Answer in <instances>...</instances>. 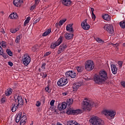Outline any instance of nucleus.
I'll return each instance as SVG.
<instances>
[{
  "label": "nucleus",
  "mask_w": 125,
  "mask_h": 125,
  "mask_svg": "<svg viewBox=\"0 0 125 125\" xmlns=\"http://www.w3.org/2000/svg\"><path fill=\"white\" fill-rule=\"evenodd\" d=\"M108 80V73L104 70L100 71L98 74H95L94 77V81L96 83H105Z\"/></svg>",
  "instance_id": "1"
},
{
  "label": "nucleus",
  "mask_w": 125,
  "mask_h": 125,
  "mask_svg": "<svg viewBox=\"0 0 125 125\" xmlns=\"http://www.w3.org/2000/svg\"><path fill=\"white\" fill-rule=\"evenodd\" d=\"M94 106V102L85 99L83 102L82 109L84 111H90L91 108Z\"/></svg>",
  "instance_id": "2"
},
{
  "label": "nucleus",
  "mask_w": 125,
  "mask_h": 125,
  "mask_svg": "<svg viewBox=\"0 0 125 125\" xmlns=\"http://www.w3.org/2000/svg\"><path fill=\"white\" fill-rule=\"evenodd\" d=\"M89 123L91 125H104L105 123L101 118L98 116H93L89 120Z\"/></svg>",
  "instance_id": "3"
},
{
  "label": "nucleus",
  "mask_w": 125,
  "mask_h": 125,
  "mask_svg": "<svg viewBox=\"0 0 125 125\" xmlns=\"http://www.w3.org/2000/svg\"><path fill=\"white\" fill-rule=\"evenodd\" d=\"M85 69L87 71H92L94 69V62L91 60H88L85 62Z\"/></svg>",
  "instance_id": "4"
},
{
  "label": "nucleus",
  "mask_w": 125,
  "mask_h": 125,
  "mask_svg": "<svg viewBox=\"0 0 125 125\" xmlns=\"http://www.w3.org/2000/svg\"><path fill=\"white\" fill-rule=\"evenodd\" d=\"M104 114L105 116H106L109 120H111V119H114L115 117L116 112L113 110L105 109L104 111Z\"/></svg>",
  "instance_id": "5"
},
{
  "label": "nucleus",
  "mask_w": 125,
  "mask_h": 125,
  "mask_svg": "<svg viewBox=\"0 0 125 125\" xmlns=\"http://www.w3.org/2000/svg\"><path fill=\"white\" fill-rule=\"evenodd\" d=\"M83 113V110L82 109H76V110H74L72 109V108H69L66 111V114L67 115H79L80 114H82Z\"/></svg>",
  "instance_id": "6"
},
{
  "label": "nucleus",
  "mask_w": 125,
  "mask_h": 125,
  "mask_svg": "<svg viewBox=\"0 0 125 125\" xmlns=\"http://www.w3.org/2000/svg\"><path fill=\"white\" fill-rule=\"evenodd\" d=\"M63 42V37L60 36L58 40L55 42L52 43L50 45V48L52 49H55L57 46L60 45L62 42Z\"/></svg>",
  "instance_id": "7"
},
{
  "label": "nucleus",
  "mask_w": 125,
  "mask_h": 125,
  "mask_svg": "<svg viewBox=\"0 0 125 125\" xmlns=\"http://www.w3.org/2000/svg\"><path fill=\"white\" fill-rule=\"evenodd\" d=\"M104 29L107 32H108L109 34H114V27L112 24H105L104 26Z\"/></svg>",
  "instance_id": "8"
},
{
  "label": "nucleus",
  "mask_w": 125,
  "mask_h": 125,
  "mask_svg": "<svg viewBox=\"0 0 125 125\" xmlns=\"http://www.w3.org/2000/svg\"><path fill=\"white\" fill-rule=\"evenodd\" d=\"M22 61L25 66H28V65H29L31 62V57L29 56L28 54H25L22 59Z\"/></svg>",
  "instance_id": "9"
},
{
  "label": "nucleus",
  "mask_w": 125,
  "mask_h": 125,
  "mask_svg": "<svg viewBox=\"0 0 125 125\" xmlns=\"http://www.w3.org/2000/svg\"><path fill=\"white\" fill-rule=\"evenodd\" d=\"M68 81L66 77H62L57 82V84L58 86H64V85H66V83H68Z\"/></svg>",
  "instance_id": "10"
},
{
  "label": "nucleus",
  "mask_w": 125,
  "mask_h": 125,
  "mask_svg": "<svg viewBox=\"0 0 125 125\" xmlns=\"http://www.w3.org/2000/svg\"><path fill=\"white\" fill-rule=\"evenodd\" d=\"M65 76L66 78H71V79H75L77 77V73L74 71H68L65 73Z\"/></svg>",
  "instance_id": "11"
},
{
  "label": "nucleus",
  "mask_w": 125,
  "mask_h": 125,
  "mask_svg": "<svg viewBox=\"0 0 125 125\" xmlns=\"http://www.w3.org/2000/svg\"><path fill=\"white\" fill-rule=\"evenodd\" d=\"M67 47H68V45H67L65 43L61 44L58 50V54H61V53H63Z\"/></svg>",
  "instance_id": "12"
},
{
  "label": "nucleus",
  "mask_w": 125,
  "mask_h": 125,
  "mask_svg": "<svg viewBox=\"0 0 125 125\" xmlns=\"http://www.w3.org/2000/svg\"><path fill=\"white\" fill-rule=\"evenodd\" d=\"M14 98L16 101V102H18L17 104L19 105V106H20V105H23V104H24V101H23L22 96L19 95H15L14 96Z\"/></svg>",
  "instance_id": "13"
},
{
  "label": "nucleus",
  "mask_w": 125,
  "mask_h": 125,
  "mask_svg": "<svg viewBox=\"0 0 125 125\" xmlns=\"http://www.w3.org/2000/svg\"><path fill=\"white\" fill-rule=\"evenodd\" d=\"M87 19L84 20L81 23V26L83 30H89L90 28V25L87 23Z\"/></svg>",
  "instance_id": "14"
},
{
  "label": "nucleus",
  "mask_w": 125,
  "mask_h": 125,
  "mask_svg": "<svg viewBox=\"0 0 125 125\" xmlns=\"http://www.w3.org/2000/svg\"><path fill=\"white\" fill-rule=\"evenodd\" d=\"M23 3V0H14L13 4L15 6L19 7L21 6V4Z\"/></svg>",
  "instance_id": "15"
},
{
  "label": "nucleus",
  "mask_w": 125,
  "mask_h": 125,
  "mask_svg": "<svg viewBox=\"0 0 125 125\" xmlns=\"http://www.w3.org/2000/svg\"><path fill=\"white\" fill-rule=\"evenodd\" d=\"M61 1L65 6H70L72 4V1L71 0H61Z\"/></svg>",
  "instance_id": "16"
},
{
  "label": "nucleus",
  "mask_w": 125,
  "mask_h": 125,
  "mask_svg": "<svg viewBox=\"0 0 125 125\" xmlns=\"http://www.w3.org/2000/svg\"><path fill=\"white\" fill-rule=\"evenodd\" d=\"M82 86V83H73L72 87L74 91H77L80 87Z\"/></svg>",
  "instance_id": "17"
},
{
  "label": "nucleus",
  "mask_w": 125,
  "mask_h": 125,
  "mask_svg": "<svg viewBox=\"0 0 125 125\" xmlns=\"http://www.w3.org/2000/svg\"><path fill=\"white\" fill-rule=\"evenodd\" d=\"M73 37H74V33H66L64 34L65 39L66 40H71L73 39Z\"/></svg>",
  "instance_id": "18"
},
{
  "label": "nucleus",
  "mask_w": 125,
  "mask_h": 125,
  "mask_svg": "<svg viewBox=\"0 0 125 125\" xmlns=\"http://www.w3.org/2000/svg\"><path fill=\"white\" fill-rule=\"evenodd\" d=\"M66 31L69 33H74V28H73V24H68L66 26Z\"/></svg>",
  "instance_id": "19"
},
{
  "label": "nucleus",
  "mask_w": 125,
  "mask_h": 125,
  "mask_svg": "<svg viewBox=\"0 0 125 125\" xmlns=\"http://www.w3.org/2000/svg\"><path fill=\"white\" fill-rule=\"evenodd\" d=\"M111 68L112 73L114 74V75H116V74H117V71H118V67H117L115 64H111Z\"/></svg>",
  "instance_id": "20"
},
{
  "label": "nucleus",
  "mask_w": 125,
  "mask_h": 125,
  "mask_svg": "<svg viewBox=\"0 0 125 125\" xmlns=\"http://www.w3.org/2000/svg\"><path fill=\"white\" fill-rule=\"evenodd\" d=\"M12 91L13 90L11 88H8L5 92V95L6 96H10L12 94Z\"/></svg>",
  "instance_id": "21"
},
{
  "label": "nucleus",
  "mask_w": 125,
  "mask_h": 125,
  "mask_svg": "<svg viewBox=\"0 0 125 125\" xmlns=\"http://www.w3.org/2000/svg\"><path fill=\"white\" fill-rule=\"evenodd\" d=\"M18 107H19V105L17 104H13L11 107V109L12 112H15L17 109H18Z\"/></svg>",
  "instance_id": "22"
},
{
  "label": "nucleus",
  "mask_w": 125,
  "mask_h": 125,
  "mask_svg": "<svg viewBox=\"0 0 125 125\" xmlns=\"http://www.w3.org/2000/svg\"><path fill=\"white\" fill-rule=\"evenodd\" d=\"M59 107L60 108V110H65V109H66V107H67V103L63 102L62 104L59 105Z\"/></svg>",
  "instance_id": "23"
},
{
  "label": "nucleus",
  "mask_w": 125,
  "mask_h": 125,
  "mask_svg": "<svg viewBox=\"0 0 125 125\" xmlns=\"http://www.w3.org/2000/svg\"><path fill=\"white\" fill-rule=\"evenodd\" d=\"M9 18H10V19H17L18 15L16 13H13L10 15Z\"/></svg>",
  "instance_id": "24"
},
{
  "label": "nucleus",
  "mask_w": 125,
  "mask_h": 125,
  "mask_svg": "<svg viewBox=\"0 0 125 125\" xmlns=\"http://www.w3.org/2000/svg\"><path fill=\"white\" fill-rule=\"evenodd\" d=\"M21 117H22V112H20L18 113L16 119V123H19L21 121Z\"/></svg>",
  "instance_id": "25"
},
{
  "label": "nucleus",
  "mask_w": 125,
  "mask_h": 125,
  "mask_svg": "<svg viewBox=\"0 0 125 125\" xmlns=\"http://www.w3.org/2000/svg\"><path fill=\"white\" fill-rule=\"evenodd\" d=\"M102 18L105 20L106 21H111V17L109 16L108 14H105L102 16Z\"/></svg>",
  "instance_id": "26"
},
{
  "label": "nucleus",
  "mask_w": 125,
  "mask_h": 125,
  "mask_svg": "<svg viewBox=\"0 0 125 125\" xmlns=\"http://www.w3.org/2000/svg\"><path fill=\"white\" fill-rule=\"evenodd\" d=\"M50 33H51V28L47 29L42 34V37H46V36H48Z\"/></svg>",
  "instance_id": "27"
},
{
  "label": "nucleus",
  "mask_w": 125,
  "mask_h": 125,
  "mask_svg": "<svg viewBox=\"0 0 125 125\" xmlns=\"http://www.w3.org/2000/svg\"><path fill=\"white\" fill-rule=\"evenodd\" d=\"M67 125H80V124L78 125V123L75 121L70 120L67 122Z\"/></svg>",
  "instance_id": "28"
},
{
  "label": "nucleus",
  "mask_w": 125,
  "mask_h": 125,
  "mask_svg": "<svg viewBox=\"0 0 125 125\" xmlns=\"http://www.w3.org/2000/svg\"><path fill=\"white\" fill-rule=\"evenodd\" d=\"M76 70L78 73H82L83 71V66H79L76 67Z\"/></svg>",
  "instance_id": "29"
},
{
  "label": "nucleus",
  "mask_w": 125,
  "mask_h": 125,
  "mask_svg": "<svg viewBox=\"0 0 125 125\" xmlns=\"http://www.w3.org/2000/svg\"><path fill=\"white\" fill-rule=\"evenodd\" d=\"M21 35H19L16 37V39L15 40L16 43H20V40H21Z\"/></svg>",
  "instance_id": "30"
},
{
  "label": "nucleus",
  "mask_w": 125,
  "mask_h": 125,
  "mask_svg": "<svg viewBox=\"0 0 125 125\" xmlns=\"http://www.w3.org/2000/svg\"><path fill=\"white\" fill-rule=\"evenodd\" d=\"M30 20H31V17H28L26 18L23 24L24 27H26V25H27V24H28L29 22H30Z\"/></svg>",
  "instance_id": "31"
},
{
  "label": "nucleus",
  "mask_w": 125,
  "mask_h": 125,
  "mask_svg": "<svg viewBox=\"0 0 125 125\" xmlns=\"http://www.w3.org/2000/svg\"><path fill=\"white\" fill-rule=\"evenodd\" d=\"M120 26L123 29H125V21H123L120 22Z\"/></svg>",
  "instance_id": "32"
},
{
  "label": "nucleus",
  "mask_w": 125,
  "mask_h": 125,
  "mask_svg": "<svg viewBox=\"0 0 125 125\" xmlns=\"http://www.w3.org/2000/svg\"><path fill=\"white\" fill-rule=\"evenodd\" d=\"M66 21H67L66 19L62 20L60 21L58 23L59 26H62V25H63V24H64V23H65V22H66Z\"/></svg>",
  "instance_id": "33"
},
{
  "label": "nucleus",
  "mask_w": 125,
  "mask_h": 125,
  "mask_svg": "<svg viewBox=\"0 0 125 125\" xmlns=\"http://www.w3.org/2000/svg\"><path fill=\"white\" fill-rule=\"evenodd\" d=\"M6 101H7V100L6 99V97H3L0 99V103H2V104H4V103H6Z\"/></svg>",
  "instance_id": "34"
},
{
  "label": "nucleus",
  "mask_w": 125,
  "mask_h": 125,
  "mask_svg": "<svg viewBox=\"0 0 125 125\" xmlns=\"http://www.w3.org/2000/svg\"><path fill=\"white\" fill-rule=\"evenodd\" d=\"M67 104L71 105L74 102V100L73 99H69V100H67Z\"/></svg>",
  "instance_id": "35"
},
{
  "label": "nucleus",
  "mask_w": 125,
  "mask_h": 125,
  "mask_svg": "<svg viewBox=\"0 0 125 125\" xmlns=\"http://www.w3.org/2000/svg\"><path fill=\"white\" fill-rule=\"evenodd\" d=\"M6 52L7 54L9 55V56H12V55H13V54H12V52H11V50L9 49H6Z\"/></svg>",
  "instance_id": "36"
},
{
  "label": "nucleus",
  "mask_w": 125,
  "mask_h": 125,
  "mask_svg": "<svg viewBox=\"0 0 125 125\" xmlns=\"http://www.w3.org/2000/svg\"><path fill=\"white\" fill-rule=\"evenodd\" d=\"M40 76H42V78L43 79H45V78H46L47 77V74L44 72H41L40 73Z\"/></svg>",
  "instance_id": "37"
},
{
  "label": "nucleus",
  "mask_w": 125,
  "mask_h": 125,
  "mask_svg": "<svg viewBox=\"0 0 125 125\" xmlns=\"http://www.w3.org/2000/svg\"><path fill=\"white\" fill-rule=\"evenodd\" d=\"M46 65V63H45L44 62L42 64L41 68H42V72H44V71L45 70Z\"/></svg>",
  "instance_id": "38"
},
{
  "label": "nucleus",
  "mask_w": 125,
  "mask_h": 125,
  "mask_svg": "<svg viewBox=\"0 0 125 125\" xmlns=\"http://www.w3.org/2000/svg\"><path fill=\"white\" fill-rule=\"evenodd\" d=\"M0 43V44L1 45V46L2 47H4V48L6 47V42H5L4 41L1 42Z\"/></svg>",
  "instance_id": "39"
},
{
  "label": "nucleus",
  "mask_w": 125,
  "mask_h": 125,
  "mask_svg": "<svg viewBox=\"0 0 125 125\" xmlns=\"http://www.w3.org/2000/svg\"><path fill=\"white\" fill-rule=\"evenodd\" d=\"M21 121H27V117L25 115H22L21 117Z\"/></svg>",
  "instance_id": "40"
},
{
  "label": "nucleus",
  "mask_w": 125,
  "mask_h": 125,
  "mask_svg": "<svg viewBox=\"0 0 125 125\" xmlns=\"http://www.w3.org/2000/svg\"><path fill=\"white\" fill-rule=\"evenodd\" d=\"M96 41L98 42H99V43H102L103 42V41H102L100 38H96Z\"/></svg>",
  "instance_id": "41"
},
{
  "label": "nucleus",
  "mask_w": 125,
  "mask_h": 125,
  "mask_svg": "<svg viewBox=\"0 0 125 125\" xmlns=\"http://www.w3.org/2000/svg\"><path fill=\"white\" fill-rule=\"evenodd\" d=\"M45 90L46 92H48V93H49V85H47V86L45 88Z\"/></svg>",
  "instance_id": "42"
},
{
  "label": "nucleus",
  "mask_w": 125,
  "mask_h": 125,
  "mask_svg": "<svg viewBox=\"0 0 125 125\" xmlns=\"http://www.w3.org/2000/svg\"><path fill=\"white\" fill-rule=\"evenodd\" d=\"M26 122H27V121L21 120L20 125H25V124H26Z\"/></svg>",
  "instance_id": "43"
},
{
  "label": "nucleus",
  "mask_w": 125,
  "mask_h": 125,
  "mask_svg": "<svg viewBox=\"0 0 125 125\" xmlns=\"http://www.w3.org/2000/svg\"><path fill=\"white\" fill-rule=\"evenodd\" d=\"M0 55H3V50L1 46H0Z\"/></svg>",
  "instance_id": "44"
},
{
  "label": "nucleus",
  "mask_w": 125,
  "mask_h": 125,
  "mask_svg": "<svg viewBox=\"0 0 125 125\" xmlns=\"http://www.w3.org/2000/svg\"><path fill=\"white\" fill-rule=\"evenodd\" d=\"M55 102V100H52L51 102H50V105L51 106H54V103Z\"/></svg>",
  "instance_id": "45"
},
{
  "label": "nucleus",
  "mask_w": 125,
  "mask_h": 125,
  "mask_svg": "<svg viewBox=\"0 0 125 125\" xmlns=\"http://www.w3.org/2000/svg\"><path fill=\"white\" fill-rule=\"evenodd\" d=\"M10 32L12 34H15V33H16V30L14 28H12L10 29Z\"/></svg>",
  "instance_id": "46"
},
{
  "label": "nucleus",
  "mask_w": 125,
  "mask_h": 125,
  "mask_svg": "<svg viewBox=\"0 0 125 125\" xmlns=\"http://www.w3.org/2000/svg\"><path fill=\"white\" fill-rule=\"evenodd\" d=\"M36 6L37 5H36V4H34L33 5L31 6L30 7V10H33V9H35Z\"/></svg>",
  "instance_id": "47"
},
{
  "label": "nucleus",
  "mask_w": 125,
  "mask_h": 125,
  "mask_svg": "<svg viewBox=\"0 0 125 125\" xmlns=\"http://www.w3.org/2000/svg\"><path fill=\"white\" fill-rule=\"evenodd\" d=\"M96 18V16L94 14V13H92V19L94 21L95 20Z\"/></svg>",
  "instance_id": "48"
},
{
  "label": "nucleus",
  "mask_w": 125,
  "mask_h": 125,
  "mask_svg": "<svg viewBox=\"0 0 125 125\" xmlns=\"http://www.w3.org/2000/svg\"><path fill=\"white\" fill-rule=\"evenodd\" d=\"M51 54V52L49 51V52H47L45 53V54L44 55V56H48V55H49V54Z\"/></svg>",
  "instance_id": "49"
},
{
  "label": "nucleus",
  "mask_w": 125,
  "mask_h": 125,
  "mask_svg": "<svg viewBox=\"0 0 125 125\" xmlns=\"http://www.w3.org/2000/svg\"><path fill=\"white\" fill-rule=\"evenodd\" d=\"M36 105L37 107H40L41 106V102L40 101H37Z\"/></svg>",
  "instance_id": "50"
},
{
  "label": "nucleus",
  "mask_w": 125,
  "mask_h": 125,
  "mask_svg": "<svg viewBox=\"0 0 125 125\" xmlns=\"http://www.w3.org/2000/svg\"><path fill=\"white\" fill-rule=\"evenodd\" d=\"M40 20L41 19L40 18L37 19L34 21V22H33V24H36V23H38V22L40 21Z\"/></svg>",
  "instance_id": "51"
},
{
  "label": "nucleus",
  "mask_w": 125,
  "mask_h": 125,
  "mask_svg": "<svg viewBox=\"0 0 125 125\" xmlns=\"http://www.w3.org/2000/svg\"><path fill=\"white\" fill-rule=\"evenodd\" d=\"M32 50L34 52H35V51H36V50H37V48L36 47V46H34L32 47Z\"/></svg>",
  "instance_id": "52"
},
{
  "label": "nucleus",
  "mask_w": 125,
  "mask_h": 125,
  "mask_svg": "<svg viewBox=\"0 0 125 125\" xmlns=\"http://www.w3.org/2000/svg\"><path fill=\"white\" fill-rule=\"evenodd\" d=\"M118 64L119 66H120V67H122V66H123V62L119 61L118 62Z\"/></svg>",
  "instance_id": "53"
},
{
  "label": "nucleus",
  "mask_w": 125,
  "mask_h": 125,
  "mask_svg": "<svg viewBox=\"0 0 125 125\" xmlns=\"http://www.w3.org/2000/svg\"><path fill=\"white\" fill-rule=\"evenodd\" d=\"M8 64L9 65V66H10V67H12V66H13V63H12V62H8Z\"/></svg>",
  "instance_id": "54"
},
{
  "label": "nucleus",
  "mask_w": 125,
  "mask_h": 125,
  "mask_svg": "<svg viewBox=\"0 0 125 125\" xmlns=\"http://www.w3.org/2000/svg\"><path fill=\"white\" fill-rule=\"evenodd\" d=\"M121 85H122V86H123V87H125V82H121Z\"/></svg>",
  "instance_id": "55"
},
{
  "label": "nucleus",
  "mask_w": 125,
  "mask_h": 125,
  "mask_svg": "<svg viewBox=\"0 0 125 125\" xmlns=\"http://www.w3.org/2000/svg\"><path fill=\"white\" fill-rule=\"evenodd\" d=\"M39 2H40V0H35V4L37 5V4H39Z\"/></svg>",
  "instance_id": "56"
},
{
  "label": "nucleus",
  "mask_w": 125,
  "mask_h": 125,
  "mask_svg": "<svg viewBox=\"0 0 125 125\" xmlns=\"http://www.w3.org/2000/svg\"><path fill=\"white\" fill-rule=\"evenodd\" d=\"M111 45H112L113 46H118V43L114 44L113 43H111Z\"/></svg>",
  "instance_id": "57"
},
{
  "label": "nucleus",
  "mask_w": 125,
  "mask_h": 125,
  "mask_svg": "<svg viewBox=\"0 0 125 125\" xmlns=\"http://www.w3.org/2000/svg\"><path fill=\"white\" fill-rule=\"evenodd\" d=\"M90 11H91V13H94L93 12L94 11V8H90Z\"/></svg>",
  "instance_id": "58"
},
{
  "label": "nucleus",
  "mask_w": 125,
  "mask_h": 125,
  "mask_svg": "<svg viewBox=\"0 0 125 125\" xmlns=\"http://www.w3.org/2000/svg\"><path fill=\"white\" fill-rule=\"evenodd\" d=\"M62 95L63 96H66V95H68V93H67V92L62 93Z\"/></svg>",
  "instance_id": "59"
},
{
  "label": "nucleus",
  "mask_w": 125,
  "mask_h": 125,
  "mask_svg": "<svg viewBox=\"0 0 125 125\" xmlns=\"http://www.w3.org/2000/svg\"><path fill=\"white\" fill-rule=\"evenodd\" d=\"M56 125H62L61 123L58 122Z\"/></svg>",
  "instance_id": "60"
},
{
  "label": "nucleus",
  "mask_w": 125,
  "mask_h": 125,
  "mask_svg": "<svg viewBox=\"0 0 125 125\" xmlns=\"http://www.w3.org/2000/svg\"><path fill=\"white\" fill-rule=\"evenodd\" d=\"M15 30H16V32H17L18 31H19V28H17L16 29H15Z\"/></svg>",
  "instance_id": "61"
},
{
  "label": "nucleus",
  "mask_w": 125,
  "mask_h": 125,
  "mask_svg": "<svg viewBox=\"0 0 125 125\" xmlns=\"http://www.w3.org/2000/svg\"><path fill=\"white\" fill-rule=\"evenodd\" d=\"M3 57H4V58H7V55H3Z\"/></svg>",
  "instance_id": "62"
},
{
  "label": "nucleus",
  "mask_w": 125,
  "mask_h": 125,
  "mask_svg": "<svg viewBox=\"0 0 125 125\" xmlns=\"http://www.w3.org/2000/svg\"><path fill=\"white\" fill-rule=\"evenodd\" d=\"M39 72H42V69H41V68H39Z\"/></svg>",
  "instance_id": "63"
},
{
  "label": "nucleus",
  "mask_w": 125,
  "mask_h": 125,
  "mask_svg": "<svg viewBox=\"0 0 125 125\" xmlns=\"http://www.w3.org/2000/svg\"><path fill=\"white\" fill-rule=\"evenodd\" d=\"M34 125V122H32V123L30 124V125Z\"/></svg>",
  "instance_id": "64"
}]
</instances>
